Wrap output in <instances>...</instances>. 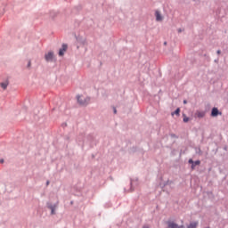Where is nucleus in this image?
I'll list each match as a JSON object with an SVG mask.
<instances>
[{
    "instance_id": "nucleus-1",
    "label": "nucleus",
    "mask_w": 228,
    "mask_h": 228,
    "mask_svg": "<svg viewBox=\"0 0 228 228\" xmlns=\"http://www.w3.org/2000/svg\"><path fill=\"white\" fill-rule=\"evenodd\" d=\"M77 102L81 104L82 106H86V104H88L90 102V97L85 96V95H77Z\"/></svg>"
},
{
    "instance_id": "nucleus-2",
    "label": "nucleus",
    "mask_w": 228,
    "mask_h": 228,
    "mask_svg": "<svg viewBox=\"0 0 228 228\" xmlns=\"http://www.w3.org/2000/svg\"><path fill=\"white\" fill-rule=\"evenodd\" d=\"M45 60L46 61H53L54 60V53L53 52H48L45 54Z\"/></svg>"
},
{
    "instance_id": "nucleus-3",
    "label": "nucleus",
    "mask_w": 228,
    "mask_h": 228,
    "mask_svg": "<svg viewBox=\"0 0 228 228\" xmlns=\"http://www.w3.org/2000/svg\"><path fill=\"white\" fill-rule=\"evenodd\" d=\"M68 46L67 45H62V47L59 51V56H63L67 53Z\"/></svg>"
},
{
    "instance_id": "nucleus-4",
    "label": "nucleus",
    "mask_w": 228,
    "mask_h": 228,
    "mask_svg": "<svg viewBox=\"0 0 228 228\" xmlns=\"http://www.w3.org/2000/svg\"><path fill=\"white\" fill-rule=\"evenodd\" d=\"M195 117H197L198 118H204V117H206V112L205 111L197 110L195 112Z\"/></svg>"
},
{
    "instance_id": "nucleus-5",
    "label": "nucleus",
    "mask_w": 228,
    "mask_h": 228,
    "mask_svg": "<svg viewBox=\"0 0 228 228\" xmlns=\"http://www.w3.org/2000/svg\"><path fill=\"white\" fill-rule=\"evenodd\" d=\"M155 17L158 22H161V20H163V16H161V13L159 11H156Z\"/></svg>"
},
{
    "instance_id": "nucleus-6",
    "label": "nucleus",
    "mask_w": 228,
    "mask_h": 228,
    "mask_svg": "<svg viewBox=\"0 0 228 228\" xmlns=\"http://www.w3.org/2000/svg\"><path fill=\"white\" fill-rule=\"evenodd\" d=\"M168 227L169 228H184L183 225L178 226L177 224H175L174 222H169L168 223Z\"/></svg>"
},
{
    "instance_id": "nucleus-7",
    "label": "nucleus",
    "mask_w": 228,
    "mask_h": 228,
    "mask_svg": "<svg viewBox=\"0 0 228 228\" xmlns=\"http://www.w3.org/2000/svg\"><path fill=\"white\" fill-rule=\"evenodd\" d=\"M199 227V222H191L190 224L187 226V228H197Z\"/></svg>"
},
{
    "instance_id": "nucleus-8",
    "label": "nucleus",
    "mask_w": 228,
    "mask_h": 228,
    "mask_svg": "<svg viewBox=\"0 0 228 228\" xmlns=\"http://www.w3.org/2000/svg\"><path fill=\"white\" fill-rule=\"evenodd\" d=\"M8 85H9L8 81H4L0 84V86L1 88H3V90H6V88H8Z\"/></svg>"
},
{
    "instance_id": "nucleus-9",
    "label": "nucleus",
    "mask_w": 228,
    "mask_h": 228,
    "mask_svg": "<svg viewBox=\"0 0 228 228\" xmlns=\"http://www.w3.org/2000/svg\"><path fill=\"white\" fill-rule=\"evenodd\" d=\"M212 117H218V109L213 108L211 112Z\"/></svg>"
},
{
    "instance_id": "nucleus-10",
    "label": "nucleus",
    "mask_w": 228,
    "mask_h": 228,
    "mask_svg": "<svg viewBox=\"0 0 228 228\" xmlns=\"http://www.w3.org/2000/svg\"><path fill=\"white\" fill-rule=\"evenodd\" d=\"M197 165H200V160H197L195 162H193V164L191 165V168H195V167H197Z\"/></svg>"
},
{
    "instance_id": "nucleus-11",
    "label": "nucleus",
    "mask_w": 228,
    "mask_h": 228,
    "mask_svg": "<svg viewBox=\"0 0 228 228\" xmlns=\"http://www.w3.org/2000/svg\"><path fill=\"white\" fill-rule=\"evenodd\" d=\"M181 113V109H176L175 111L174 112L175 115H179Z\"/></svg>"
},
{
    "instance_id": "nucleus-12",
    "label": "nucleus",
    "mask_w": 228,
    "mask_h": 228,
    "mask_svg": "<svg viewBox=\"0 0 228 228\" xmlns=\"http://www.w3.org/2000/svg\"><path fill=\"white\" fill-rule=\"evenodd\" d=\"M190 120L189 118H183V122H188Z\"/></svg>"
},
{
    "instance_id": "nucleus-13",
    "label": "nucleus",
    "mask_w": 228,
    "mask_h": 228,
    "mask_svg": "<svg viewBox=\"0 0 228 228\" xmlns=\"http://www.w3.org/2000/svg\"><path fill=\"white\" fill-rule=\"evenodd\" d=\"M52 215H54V208L53 207H51Z\"/></svg>"
},
{
    "instance_id": "nucleus-14",
    "label": "nucleus",
    "mask_w": 228,
    "mask_h": 228,
    "mask_svg": "<svg viewBox=\"0 0 228 228\" xmlns=\"http://www.w3.org/2000/svg\"><path fill=\"white\" fill-rule=\"evenodd\" d=\"M189 163H191V165H193V159H189Z\"/></svg>"
},
{
    "instance_id": "nucleus-15",
    "label": "nucleus",
    "mask_w": 228,
    "mask_h": 228,
    "mask_svg": "<svg viewBox=\"0 0 228 228\" xmlns=\"http://www.w3.org/2000/svg\"><path fill=\"white\" fill-rule=\"evenodd\" d=\"M221 51L220 50H217V54H221Z\"/></svg>"
},
{
    "instance_id": "nucleus-16",
    "label": "nucleus",
    "mask_w": 228,
    "mask_h": 228,
    "mask_svg": "<svg viewBox=\"0 0 228 228\" xmlns=\"http://www.w3.org/2000/svg\"><path fill=\"white\" fill-rule=\"evenodd\" d=\"M114 113L117 114V109L116 108H114Z\"/></svg>"
},
{
    "instance_id": "nucleus-17",
    "label": "nucleus",
    "mask_w": 228,
    "mask_h": 228,
    "mask_svg": "<svg viewBox=\"0 0 228 228\" xmlns=\"http://www.w3.org/2000/svg\"><path fill=\"white\" fill-rule=\"evenodd\" d=\"M188 102H186V100L183 101V104H187Z\"/></svg>"
},
{
    "instance_id": "nucleus-18",
    "label": "nucleus",
    "mask_w": 228,
    "mask_h": 228,
    "mask_svg": "<svg viewBox=\"0 0 228 228\" xmlns=\"http://www.w3.org/2000/svg\"><path fill=\"white\" fill-rule=\"evenodd\" d=\"M46 186H49V181L46 182Z\"/></svg>"
},
{
    "instance_id": "nucleus-19",
    "label": "nucleus",
    "mask_w": 228,
    "mask_h": 228,
    "mask_svg": "<svg viewBox=\"0 0 228 228\" xmlns=\"http://www.w3.org/2000/svg\"><path fill=\"white\" fill-rule=\"evenodd\" d=\"M0 163H4V160H3V159H2V160H0Z\"/></svg>"
}]
</instances>
